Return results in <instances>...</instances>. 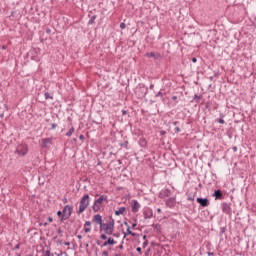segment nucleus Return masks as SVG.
<instances>
[{
  "label": "nucleus",
  "mask_w": 256,
  "mask_h": 256,
  "mask_svg": "<svg viewBox=\"0 0 256 256\" xmlns=\"http://www.w3.org/2000/svg\"><path fill=\"white\" fill-rule=\"evenodd\" d=\"M100 227L106 235H113V231H115V220L110 218L107 223L102 224Z\"/></svg>",
  "instance_id": "1"
},
{
  "label": "nucleus",
  "mask_w": 256,
  "mask_h": 256,
  "mask_svg": "<svg viewBox=\"0 0 256 256\" xmlns=\"http://www.w3.org/2000/svg\"><path fill=\"white\" fill-rule=\"evenodd\" d=\"M89 203H91V197H89V194L84 195L80 200V206L77 211L78 215H81L89 207Z\"/></svg>",
  "instance_id": "2"
},
{
  "label": "nucleus",
  "mask_w": 256,
  "mask_h": 256,
  "mask_svg": "<svg viewBox=\"0 0 256 256\" xmlns=\"http://www.w3.org/2000/svg\"><path fill=\"white\" fill-rule=\"evenodd\" d=\"M107 201V196L101 195L98 199L94 201V205L92 207L94 213L101 211V207H103V202Z\"/></svg>",
  "instance_id": "3"
},
{
  "label": "nucleus",
  "mask_w": 256,
  "mask_h": 256,
  "mask_svg": "<svg viewBox=\"0 0 256 256\" xmlns=\"http://www.w3.org/2000/svg\"><path fill=\"white\" fill-rule=\"evenodd\" d=\"M62 218L61 221H67L69 217H71V213H73V207L66 205L62 211Z\"/></svg>",
  "instance_id": "4"
},
{
  "label": "nucleus",
  "mask_w": 256,
  "mask_h": 256,
  "mask_svg": "<svg viewBox=\"0 0 256 256\" xmlns=\"http://www.w3.org/2000/svg\"><path fill=\"white\" fill-rule=\"evenodd\" d=\"M28 151L29 150L27 149V145H20L16 149V152L18 153V155H27Z\"/></svg>",
  "instance_id": "5"
},
{
  "label": "nucleus",
  "mask_w": 256,
  "mask_h": 256,
  "mask_svg": "<svg viewBox=\"0 0 256 256\" xmlns=\"http://www.w3.org/2000/svg\"><path fill=\"white\" fill-rule=\"evenodd\" d=\"M51 143H53V140L51 138H45L42 140V147L44 149H49V147H51Z\"/></svg>",
  "instance_id": "6"
},
{
  "label": "nucleus",
  "mask_w": 256,
  "mask_h": 256,
  "mask_svg": "<svg viewBox=\"0 0 256 256\" xmlns=\"http://www.w3.org/2000/svg\"><path fill=\"white\" fill-rule=\"evenodd\" d=\"M139 209H141V204H139V202L137 200H133L132 212L137 213L139 211Z\"/></svg>",
  "instance_id": "7"
},
{
  "label": "nucleus",
  "mask_w": 256,
  "mask_h": 256,
  "mask_svg": "<svg viewBox=\"0 0 256 256\" xmlns=\"http://www.w3.org/2000/svg\"><path fill=\"white\" fill-rule=\"evenodd\" d=\"M93 221L96 223V225H100V227L103 225V217H101L99 214L93 217Z\"/></svg>",
  "instance_id": "8"
},
{
  "label": "nucleus",
  "mask_w": 256,
  "mask_h": 256,
  "mask_svg": "<svg viewBox=\"0 0 256 256\" xmlns=\"http://www.w3.org/2000/svg\"><path fill=\"white\" fill-rule=\"evenodd\" d=\"M197 203L202 207H207L209 205V200L207 198H197Z\"/></svg>",
  "instance_id": "9"
},
{
  "label": "nucleus",
  "mask_w": 256,
  "mask_h": 256,
  "mask_svg": "<svg viewBox=\"0 0 256 256\" xmlns=\"http://www.w3.org/2000/svg\"><path fill=\"white\" fill-rule=\"evenodd\" d=\"M115 239H113L112 237H109L108 240L106 242H104L103 247H107V245H115Z\"/></svg>",
  "instance_id": "10"
},
{
  "label": "nucleus",
  "mask_w": 256,
  "mask_h": 256,
  "mask_svg": "<svg viewBox=\"0 0 256 256\" xmlns=\"http://www.w3.org/2000/svg\"><path fill=\"white\" fill-rule=\"evenodd\" d=\"M214 197L215 199H223V192L221 190H215Z\"/></svg>",
  "instance_id": "11"
},
{
  "label": "nucleus",
  "mask_w": 256,
  "mask_h": 256,
  "mask_svg": "<svg viewBox=\"0 0 256 256\" xmlns=\"http://www.w3.org/2000/svg\"><path fill=\"white\" fill-rule=\"evenodd\" d=\"M166 205L168 207H175V199L174 198H169L167 201H166Z\"/></svg>",
  "instance_id": "12"
},
{
  "label": "nucleus",
  "mask_w": 256,
  "mask_h": 256,
  "mask_svg": "<svg viewBox=\"0 0 256 256\" xmlns=\"http://www.w3.org/2000/svg\"><path fill=\"white\" fill-rule=\"evenodd\" d=\"M125 211H127V208L120 207L118 210L115 211V215H117V216L123 215V213H125Z\"/></svg>",
  "instance_id": "13"
},
{
  "label": "nucleus",
  "mask_w": 256,
  "mask_h": 256,
  "mask_svg": "<svg viewBox=\"0 0 256 256\" xmlns=\"http://www.w3.org/2000/svg\"><path fill=\"white\" fill-rule=\"evenodd\" d=\"M222 211H223L224 213L229 214V213H231V208H230L227 204H223V205H222Z\"/></svg>",
  "instance_id": "14"
},
{
  "label": "nucleus",
  "mask_w": 256,
  "mask_h": 256,
  "mask_svg": "<svg viewBox=\"0 0 256 256\" xmlns=\"http://www.w3.org/2000/svg\"><path fill=\"white\" fill-rule=\"evenodd\" d=\"M146 57H148V59H151V57L157 59L159 57V54H155V52H148L146 53Z\"/></svg>",
  "instance_id": "15"
},
{
  "label": "nucleus",
  "mask_w": 256,
  "mask_h": 256,
  "mask_svg": "<svg viewBox=\"0 0 256 256\" xmlns=\"http://www.w3.org/2000/svg\"><path fill=\"white\" fill-rule=\"evenodd\" d=\"M75 133V128L71 127L70 130L66 133V137H71Z\"/></svg>",
  "instance_id": "16"
},
{
  "label": "nucleus",
  "mask_w": 256,
  "mask_h": 256,
  "mask_svg": "<svg viewBox=\"0 0 256 256\" xmlns=\"http://www.w3.org/2000/svg\"><path fill=\"white\" fill-rule=\"evenodd\" d=\"M45 99H53V97H51V94H49V92H46Z\"/></svg>",
  "instance_id": "17"
},
{
  "label": "nucleus",
  "mask_w": 256,
  "mask_h": 256,
  "mask_svg": "<svg viewBox=\"0 0 256 256\" xmlns=\"http://www.w3.org/2000/svg\"><path fill=\"white\" fill-rule=\"evenodd\" d=\"M84 231H85V233H90L91 232V229H90V227L88 226H84Z\"/></svg>",
  "instance_id": "18"
},
{
  "label": "nucleus",
  "mask_w": 256,
  "mask_h": 256,
  "mask_svg": "<svg viewBox=\"0 0 256 256\" xmlns=\"http://www.w3.org/2000/svg\"><path fill=\"white\" fill-rule=\"evenodd\" d=\"M100 239H102L103 241L107 240V235L102 234V235L100 236Z\"/></svg>",
  "instance_id": "19"
},
{
  "label": "nucleus",
  "mask_w": 256,
  "mask_h": 256,
  "mask_svg": "<svg viewBox=\"0 0 256 256\" xmlns=\"http://www.w3.org/2000/svg\"><path fill=\"white\" fill-rule=\"evenodd\" d=\"M144 215H145V219H149L150 217H152L153 213H150V215L147 216V212H144Z\"/></svg>",
  "instance_id": "20"
},
{
  "label": "nucleus",
  "mask_w": 256,
  "mask_h": 256,
  "mask_svg": "<svg viewBox=\"0 0 256 256\" xmlns=\"http://www.w3.org/2000/svg\"><path fill=\"white\" fill-rule=\"evenodd\" d=\"M84 226L85 227H91V221H86Z\"/></svg>",
  "instance_id": "21"
},
{
  "label": "nucleus",
  "mask_w": 256,
  "mask_h": 256,
  "mask_svg": "<svg viewBox=\"0 0 256 256\" xmlns=\"http://www.w3.org/2000/svg\"><path fill=\"white\" fill-rule=\"evenodd\" d=\"M125 27H126L125 23L122 22V23L120 24V29H125Z\"/></svg>",
  "instance_id": "22"
},
{
  "label": "nucleus",
  "mask_w": 256,
  "mask_h": 256,
  "mask_svg": "<svg viewBox=\"0 0 256 256\" xmlns=\"http://www.w3.org/2000/svg\"><path fill=\"white\" fill-rule=\"evenodd\" d=\"M127 232H128V235H135L132 231H131V229H127Z\"/></svg>",
  "instance_id": "23"
},
{
  "label": "nucleus",
  "mask_w": 256,
  "mask_h": 256,
  "mask_svg": "<svg viewBox=\"0 0 256 256\" xmlns=\"http://www.w3.org/2000/svg\"><path fill=\"white\" fill-rule=\"evenodd\" d=\"M218 123H220L221 125H223V124L225 123V120L219 119V120H218Z\"/></svg>",
  "instance_id": "24"
},
{
  "label": "nucleus",
  "mask_w": 256,
  "mask_h": 256,
  "mask_svg": "<svg viewBox=\"0 0 256 256\" xmlns=\"http://www.w3.org/2000/svg\"><path fill=\"white\" fill-rule=\"evenodd\" d=\"M57 215H58V217H61V216L63 217V212L58 211V212H57Z\"/></svg>",
  "instance_id": "25"
},
{
  "label": "nucleus",
  "mask_w": 256,
  "mask_h": 256,
  "mask_svg": "<svg viewBox=\"0 0 256 256\" xmlns=\"http://www.w3.org/2000/svg\"><path fill=\"white\" fill-rule=\"evenodd\" d=\"M57 128V124H51V129H56Z\"/></svg>",
  "instance_id": "26"
},
{
  "label": "nucleus",
  "mask_w": 256,
  "mask_h": 256,
  "mask_svg": "<svg viewBox=\"0 0 256 256\" xmlns=\"http://www.w3.org/2000/svg\"><path fill=\"white\" fill-rule=\"evenodd\" d=\"M102 255H104V256H109V252L104 251V252L102 253Z\"/></svg>",
  "instance_id": "27"
},
{
  "label": "nucleus",
  "mask_w": 256,
  "mask_h": 256,
  "mask_svg": "<svg viewBox=\"0 0 256 256\" xmlns=\"http://www.w3.org/2000/svg\"><path fill=\"white\" fill-rule=\"evenodd\" d=\"M192 63H197V58H192Z\"/></svg>",
  "instance_id": "28"
},
{
  "label": "nucleus",
  "mask_w": 256,
  "mask_h": 256,
  "mask_svg": "<svg viewBox=\"0 0 256 256\" xmlns=\"http://www.w3.org/2000/svg\"><path fill=\"white\" fill-rule=\"evenodd\" d=\"M48 221H49V223H53V218L49 217Z\"/></svg>",
  "instance_id": "29"
},
{
  "label": "nucleus",
  "mask_w": 256,
  "mask_h": 256,
  "mask_svg": "<svg viewBox=\"0 0 256 256\" xmlns=\"http://www.w3.org/2000/svg\"><path fill=\"white\" fill-rule=\"evenodd\" d=\"M136 251H138V253H141V247L136 248Z\"/></svg>",
  "instance_id": "30"
},
{
  "label": "nucleus",
  "mask_w": 256,
  "mask_h": 256,
  "mask_svg": "<svg viewBox=\"0 0 256 256\" xmlns=\"http://www.w3.org/2000/svg\"><path fill=\"white\" fill-rule=\"evenodd\" d=\"M95 19V16H93L92 18H91V20L89 21V23H93V20Z\"/></svg>",
  "instance_id": "31"
},
{
  "label": "nucleus",
  "mask_w": 256,
  "mask_h": 256,
  "mask_svg": "<svg viewBox=\"0 0 256 256\" xmlns=\"http://www.w3.org/2000/svg\"><path fill=\"white\" fill-rule=\"evenodd\" d=\"M232 149L233 151H237V146H234Z\"/></svg>",
  "instance_id": "32"
},
{
  "label": "nucleus",
  "mask_w": 256,
  "mask_h": 256,
  "mask_svg": "<svg viewBox=\"0 0 256 256\" xmlns=\"http://www.w3.org/2000/svg\"><path fill=\"white\" fill-rule=\"evenodd\" d=\"M179 131H181L179 128H176V132L179 133Z\"/></svg>",
  "instance_id": "33"
},
{
  "label": "nucleus",
  "mask_w": 256,
  "mask_h": 256,
  "mask_svg": "<svg viewBox=\"0 0 256 256\" xmlns=\"http://www.w3.org/2000/svg\"><path fill=\"white\" fill-rule=\"evenodd\" d=\"M157 211H158V213H161V208H158Z\"/></svg>",
  "instance_id": "34"
},
{
  "label": "nucleus",
  "mask_w": 256,
  "mask_h": 256,
  "mask_svg": "<svg viewBox=\"0 0 256 256\" xmlns=\"http://www.w3.org/2000/svg\"><path fill=\"white\" fill-rule=\"evenodd\" d=\"M132 227H137V224L136 223L132 224Z\"/></svg>",
  "instance_id": "35"
},
{
  "label": "nucleus",
  "mask_w": 256,
  "mask_h": 256,
  "mask_svg": "<svg viewBox=\"0 0 256 256\" xmlns=\"http://www.w3.org/2000/svg\"><path fill=\"white\" fill-rule=\"evenodd\" d=\"M77 238H78V239H82V236H81V235H78Z\"/></svg>",
  "instance_id": "36"
},
{
  "label": "nucleus",
  "mask_w": 256,
  "mask_h": 256,
  "mask_svg": "<svg viewBox=\"0 0 256 256\" xmlns=\"http://www.w3.org/2000/svg\"><path fill=\"white\" fill-rule=\"evenodd\" d=\"M119 249H123V245L122 244L119 246Z\"/></svg>",
  "instance_id": "37"
},
{
  "label": "nucleus",
  "mask_w": 256,
  "mask_h": 256,
  "mask_svg": "<svg viewBox=\"0 0 256 256\" xmlns=\"http://www.w3.org/2000/svg\"><path fill=\"white\" fill-rule=\"evenodd\" d=\"M208 255H213V252H208Z\"/></svg>",
  "instance_id": "38"
},
{
  "label": "nucleus",
  "mask_w": 256,
  "mask_h": 256,
  "mask_svg": "<svg viewBox=\"0 0 256 256\" xmlns=\"http://www.w3.org/2000/svg\"><path fill=\"white\" fill-rule=\"evenodd\" d=\"M127 112L126 111H123V115H125Z\"/></svg>",
  "instance_id": "39"
},
{
  "label": "nucleus",
  "mask_w": 256,
  "mask_h": 256,
  "mask_svg": "<svg viewBox=\"0 0 256 256\" xmlns=\"http://www.w3.org/2000/svg\"><path fill=\"white\" fill-rule=\"evenodd\" d=\"M80 139H83V135L80 136Z\"/></svg>",
  "instance_id": "40"
},
{
  "label": "nucleus",
  "mask_w": 256,
  "mask_h": 256,
  "mask_svg": "<svg viewBox=\"0 0 256 256\" xmlns=\"http://www.w3.org/2000/svg\"><path fill=\"white\" fill-rule=\"evenodd\" d=\"M65 245H69V242H66Z\"/></svg>",
  "instance_id": "41"
},
{
  "label": "nucleus",
  "mask_w": 256,
  "mask_h": 256,
  "mask_svg": "<svg viewBox=\"0 0 256 256\" xmlns=\"http://www.w3.org/2000/svg\"><path fill=\"white\" fill-rule=\"evenodd\" d=\"M2 49L5 50V46H3Z\"/></svg>",
  "instance_id": "42"
}]
</instances>
